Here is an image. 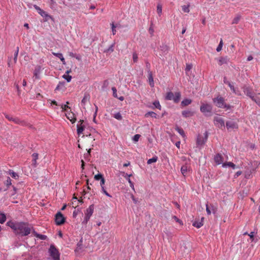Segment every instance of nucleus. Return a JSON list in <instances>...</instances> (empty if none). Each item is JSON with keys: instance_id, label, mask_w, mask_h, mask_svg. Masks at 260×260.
Here are the masks:
<instances>
[{"instance_id": "nucleus-9", "label": "nucleus", "mask_w": 260, "mask_h": 260, "mask_svg": "<svg viewBox=\"0 0 260 260\" xmlns=\"http://www.w3.org/2000/svg\"><path fill=\"white\" fill-rule=\"evenodd\" d=\"M244 93L250 99H253L255 94L252 91V89L248 86L244 85L242 87Z\"/></svg>"}, {"instance_id": "nucleus-52", "label": "nucleus", "mask_w": 260, "mask_h": 260, "mask_svg": "<svg viewBox=\"0 0 260 260\" xmlns=\"http://www.w3.org/2000/svg\"><path fill=\"white\" fill-rule=\"evenodd\" d=\"M94 179L96 180H101L102 179V178H104L102 175H101V174H98L97 175H95L94 176Z\"/></svg>"}, {"instance_id": "nucleus-56", "label": "nucleus", "mask_w": 260, "mask_h": 260, "mask_svg": "<svg viewBox=\"0 0 260 260\" xmlns=\"http://www.w3.org/2000/svg\"><path fill=\"white\" fill-rule=\"evenodd\" d=\"M11 184H12L11 179H10V177H8L7 180H6V185L8 187H9V186H10Z\"/></svg>"}, {"instance_id": "nucleus-23", "label": "nucleus", "mask_w": 260, "mask_h": 260, "mask_svg": "<svg viewBox=\"0 0 260 260\" xmlns=\"http://www.w3.org/2000/svg\"><path fill=\"white\" fill-rule=\"evenodd\" d=\"M148 75H149L148 76V80H149V84L151 87H153L154 85V81H153V78L152 77V73L151 72H149Z\"/></svg>"}, {"instance_id": "nucleus-35", "label": "nucleus", "mask_w": 260, "mask_h": 260, "mask_svg": "<svg viewBox=\"0 0 260 260\" xmlns=\"http://www.w3.org/2000/svg\"><path fill=\"white\" fill-rule=\"evenodd\" d=\"M189 4L187 5H183L182 6V11L185 13H189Z\"/></svg>"}, {"instance_id": "nucleus-28", "label": "nucleus", "mask_w": 260, "mask_h": 260, "mask_svg": "<svg viewBox=\"0 0 260 260\" xmlns=\"http://www.w3.org/2000/svg\"><path fill=\"white\" fill-rule=\"evenodd\" d=\"M149 116L153 118H156V117H157V114L155 112H152V111L148 112L146 113L145 115V116L146 117H148Z\"/></svg>"}, {"instance_id": "nucleus-41", "label": "nucleus", "mask_w": 260, "mask_h": 260, "mask_svg": "<svg viewBox=\"0 0 260 260\" xmlns=\"http://www.w3.org/2000/svg\"><path fill=\"white\" fill-rule=\"evenodd\" d=\"M253 101L255 102L258 105L260 106V99L255 96V95L253 96V99H251Z\"/></svg>"}, {"instance_id": "nucleus-5", "label": "nucleus", "mask_w": 260, "mask_h": 260, "mask_svg": "<svg viewBox=\"0 0 260 260\" xmlns=\"http://www.w3.org/2000/svg\"><path fill=\"white\" fill-rule=\"evenodd\" d=\"M213 102L214 103L215 105L218 108L226 109L230 108V106L226 105L224 103L223 98L221 97H217V98L214 99Z\"/></svg>"}, {"instance_id": "nucleus-3", "label": "nucleus", "mask_w": 260, "mask_h": 260, "mask_svg": "<svg viewBox=\"0 0 260 260\" xmlns=\"http://www.w3.org/2000/svg\"><path fill=\"white\" fill-rule=\"evenodd\" d=\"M201 112L205 116H210L212 115V106L209 104H202L200 107Z\"/></svg>"}, {"instance_id": "nucleus-24", "label": "nucleus", "mask_w": 260, "mask_h": 260, "mask_svg": "<svg viewBox=\"0 0 260 260\" xmlns=\"http://www.w3.org/2000/svg\"><path fill=\"white\" fill-rule=\"evenodd\" d=\"M89 100V97L88 95H85L83 99L81 101V105L82 108H85V105L87 101Z\"/></svg>"}, {"instance_id": "nucleus-44", "label": "nucleus", "mask_w": 260, "mask_h": 260, "mask_svg": "<svg viewBox=\"0 0 260 260\" xmlns=\"http://www.w3.org/2000/svg\"><path fill=\"white\" fill-rule=\"evenodd\" d=\"M64 86V83L59 82L58 84L57 85V86L55 88L56 90H60L62 87Z\"/></svg>"}, {"instance_id": "nucleus-7", "label": "nucleus", "mask_w": 260, "mask_h": 260, "mask_svg": "<svg viewBox=\"0 0 260 260\" xmlns=\"http://www.w3.org/2000/svg\"><path fill=\"white\" fill-rule=\"evenodd\" d=\"M208 138V134L207 132H206L205 133V136H202L201 135H199L197 137V140H196V144L197 145V147L201 148L203 146V145L205 144V143L207 141Z\"/></svg>"}, {"instance_id": "nucleus-58", "label": "nucleus", "mask_w": 260, "mask_h": 260, "mask_svg": "<svg viewBox=\"0 0 260 260\" xmlns=\"http://www.w3.org/2000/svg\"><path fill=\"white\" fill-rule=\"evenodd\" d=\"M173 218L177 222H178L179 224H182V221L179 219L178 218H177V216H173Z\"/></svg>"}, {"instance_id": "nucleus-25", "label": "nucleus", "mask_w": 260, "mask_h": 260, "mask_svg": "<svg viewBox=\"0 0 260 260\" xmlns=\"http://www.w3.org/2000/svg\"><path fill=\"white\" fill-rule=\"evenodd\" d=\"M191 102H192V101L190 99H184L181 102V105L182 106H186L190 104L191 103Z\"/></svg>"}, {"instance_id": "nucleus-47", "label": "nucleus", "mask_w": 260, "mask_h": 260, "mask_svg": "<svg viewBox=\"0 0 260 260\" xmlns=\"http://www.w3.org/2000/svg\"><path fill=\"white\" fill-rule=\"evenodd\" d=\"M73 200H75L74 202H72L73 205H75L77 206V205L75 203V202H77L78 203H80L82 204L83 203V201L82 200H78V199L76 197H74L72 199Z\"/></svg>"}, {"instance_id": "nucleus-22", "label": "nucleus", "mask_w": 260, "mask_h": 260, "mask_svg": "<svg viewBox=\"0 0 260 260\" xmlns=\"http://www.w3.org/2000/svg\"><path fill=\"white\" fill-rule=\"evenodd\" d=\"M222 167L226 168V167H231L233 169L236 168V165L232 162H227L222 164Z\"/></svg>"}, {"instance_id": "nucleus-16", "label": "nucleus", "mask_w": 260, "mask_h": 260, "mask_svg": "<svg viewBox=\"0 0 260 260\" xmlns=\"http://www.w3.org/2000/svg\"><path fill=\"white\" fill-rule=\"evenodd\" d=\"M41 71V67L40 66H37L34 71V75L35 79L40 78V74Z\"/></svg>"}, {"instance_id": "nucleus-20", "label": "nucleus", "mask_w": 260, "mask_h": 260, "mask_svg": "<svg viewBox=\"0 0 260 260\" xmlns=\"http://www.w3.org/2000/svg\"><path fill=\"white\" fill-rule=\"evenodd\" d=\"M52 54L53 55H54L55 56L59 58L60 59V60L62 61V62L63 64H66L65 59H64V58L63 57L62 53L52 52Z\"/></svg>"}, {"instance_id": "nucleus-13", "label": "nucleus", "mask_w": 260, "mask_h": 260, "mask_svg": "<svg viewBox=\"0 0 260 260\" xmlns=\"http://www.w3.org/2000/svg\"><path fill=\"white\" fill-rule=\"evenodd\" d=\"M218 64L221 66L224 64H228L230 61V59L228 56L220 57L217 59Z\"/></svg>"}, {"instance_id": "nucleus-12", "label": "nucleus", "mask_w": 260, "mask_h": 260, "mask_svg": "<svg viewBox=\"0 0 260 260\" xmlns=\"http://www.w3.org/2000/svg\"><path fill=\"white\" fill-rule=\"evenodd\" d=\"M83 122L84 121L83 120H80L77 124V134L79 136L80 135L84 130L85 126L83 124Z\"/></svg>"}, {"instance_id": "nucleus-57", "label": "nucleus", "mask_w": 260, "mask_h": 260, "mask_svg": "<svg viewBox=\"0 0 260 260\" xmlns=\"http://www.w3.org/2000/svg\"><path fill=\"white\" fill-rule=\"evenodd\" d=\"M32 156L33 158L32 161L36 162V160L38 158V154L34 153L32 154Z\"/></svg>"}, {"instance_id": "nucleus-62", "label": "nucleus", "mask_w": 260, "mask_h": 260, "mask_svg": "<svg viewBox=\"0 0 260 260\" xmlns=\"http://www.w3.org/2000/svg\"><path fill=\"white\" fill-rule=\"evenodd\" d=\"M12 121H13L14 122H15L16 123H19L20 122V120L18 118L14 117Z\"/></svg>"}, {"instance_id": "nucleus-10", "label": "nucleus", "mask_w": 260, "mask_h": 260, "mask_svg": "<svg viewBox=\"0 0 260 260\" xmlns=\"http://www.w3.org/2000/svg\"><path fill=\"white\" fill-rule=\"evenodd\" d=\"M65 221V218L63 215L58 212L55 215V222L57 225L62 224Z\"/></svg>"}, {"instance_id": "nucleus-17", "label": "nucleus", "mask_w": 260, "mask_h": 260, "mask_svg": "<svg viewBox=\"0 0 260 260\" xmlns=\"http://www.w3.org/2000/svg\"><path fill=\"white\" fill-rule=\"evenodd\" d=\"M182 115L185 118L190 117L194 115V112L190 110H185L182 112Z\"/></svg>"}, {"instance_id": "nucleus-38", "label": "nucleus", "mask_w": 260, "mask_h": 260, "mask_svg": "<svg viewBox=\"0 0 260 260\" xmlns=\"http://www.w3.org/2000/svg\"><path fill=\"white\" fill-rule=\"evenodd\" d=\"M66 103H67L66 105L61 104L60 105H59V106H60V108L62 109V110L63 111H66L67 108H70V107L68 106V105L69 104V102H67Z\"/></svg>"}, {"instance_id": "nucleus-26", "label": "nucleus", "mask_w": 260, "mask_h": 260, "mask_svg": "<svg viewBox=\"0 0 260 260\" xmlns=\"http://www.w3.org/2000/svg\"><path fill=\"white\" fill-rule=\"evenodd\" d=\"M160 49L162 52L164 54H165L167 53L168 50V47L166 45L162 44L160 46Z\"/></svg>"}, {"instance_id": "nucleus-6", "label": "nucleus", "mask_w": 260, "mask_h": 260, "mask_svg": "<svg viewBox=\"0 0 260 260\" xmlns=\"http://www.w3.org/2000/svg\"><path fill=\"white\" fill-rule=\"evenodd\" d=\"M49 252L53 260H60L59 252L54 245L50 246Z\"/></svg>"}, {"instance_id": "nucleus-55", "label": "nucleus", "mask_w": 260, "mask_h": 260, "mask_svg": "<svg viewBox=\"0 0 260 260\" xmlns=\"http://www.w3.org/2000/svg\"><path fill=\"white\" fill-rule=\"evenodd\" d=\"M234 90L235 91H233V92L235 94L237 95H241V93L238 88H235L234 89Z\"/></svg>"}, {"instance_id": "nucleus-51", "label": "nucleus", "mask_w": 260, "mask_h": 260, "mask_svg": "<svg viewBox=\"0 0 260 260\" xmlns=\"http://www.w3.org/2000/svg\"><path fill=\"white\" fill-rule=\"evenodd\" d=\"M114 44H113L112 45H111L109 48L107 49V50L106 51V52H112L114 51Z\"/></svg>"}, {"instance_id": "nucleus-60", "label": "nucleus", "mask_w": 260, "mask_h": 260, "mask_svg": "<svg viewBox=\"0 0 260 260\" xmlns=\"http://www.w3.org/2000/svg\"><path fill=\"white\" fill-rule=\"evenodd\" d=\"M105 183V180L104 178H102V179L100 181V186L101 187H105L104 186Z\"/></svg>"}, {"instance_id": "nucleus-42", "label": "nucleus", "mask_w": 260, "mask_h": 260, "mask_svg": "<svg viewBox=\"0 0 260 260\" xmlns=\"http://www.w3.org/2000/svg\"><path fill=\"white\" fill-rule=\"evenodd\" d=\"M222 46H223V42H222V39H221V40L219 42V44L216 48V51L217 52H219L220 51H221V50L222 49Z\"/></svg>"}, {"instance_id": "nucleus-37", "label": "nucleus", "mask_w": 260, "mask_h": 260, "mask_svg": "<svg viewBox=\"0 0 260 260\" xmlns=\"http://www.w3.org/2000/svg\"><path fill=\"white\" fill-rule=\"evenodd\" d=\"M18 52H19V47H17L16 50L15 51V53H14V63H16L17 62Z\"/></svg>"}, {"instance_id": "nucleus-15", "label": "nucleus", "mask_w": 260, "mask_h": 260, "mask_svg": "<svg viewBox=\"0 0 260 260\" xmlns=\"http://www.w3.org/2000/svg\"><path fill=\"white\" fill-rule=\"evenodd\" d=\"M214 160H215V162L217 165H220V164L222 165V164H223L222 162L223 161V158L221 154H217L214 157Z\"/></svg>"}, {"instance_id": "nucleus-18", "label": "nucleus", "mask_w": 260, "mask_h": 260, "mask_svg": "<svg viewBox=\"0 0 260 260\" xmlns=\"http://www.w3.org/2000/svg\"><path fill=\"white\" fill-rule=\"evenodd\" d=\"M203 220H204V217H202L201 218V220L200 221L199 220H196L193 222L192 225L197 228H200L203 225Z\"/></svg>"}, {"instance_id": "nucleus-1", "label": "nucleus", "mask_w": 260, "mask_h": 260, "mask_svg": "<svg viewBox=\"0 0 260 260\" xmlns=\"http://www.w3.org/2000/svg\"><path fill=\"white\" fill-rule=\"evenodd\" d=\"M34 228L27 222H19L18 226V231L16 234H18L21 236H26L30 234L33 231Z\"/></svg>"}, {"instance_id": "nucleus-40", "label": "nucleus", "mask_w": 260, "mask_h": 260, "mask_svg": "<svg viewBox=\"0 0 260 260\" xmlns=\"http://www.w3.org/2000/svg\"><path fill=\"white\" fill-rule=\"evenodd\" d=\"M102 237H103V238L106 239V241H104V243H105V242L109 243L110 242V241L109 240V238L110 237L109 234H108L107 233H105V234H103Z\"/></svg>"}, {"instance_id": "nucleus-53", "label": "nucleus", "mask_w": 260, "mask_h": 260, "mask_svg": "<svg viewBox=\"0 0 260 260\" xmlns=\"http://www.w3.org/2000/svg\"><path fill=\"white\" fill-rule=\"evenodd\" d=\"M227 84L228 85V86H229V87L230 88L231 90L232 91H235L234 89L235 88V87L232 83H231L230 81H227Z\"/></svg>"}, {"instance_id": "nucleus-48", "label": "nucleus", "mask_w": 260, "mask_h": 260, "mask_svg": "<svg viewBox=\"0 0 260 260\" xmlns=\"http://www.w3.org/2000/svg\"><path fill=\"white\" fill-rule=\"evenodd\" d=\"M157 12L159 16L161 15L162 13V7L160 5H158L157 6Z\"/></svg>"}, {"instance_id": "nucleus-19", "label": "nucleus", "mask_w": 260, "mask_h": 260, "mask_svg": "<svg viewBox=\"0 0 260 260\" xmlns=\"http://www.w3.org/2000/svg\"><path fill=\"white\" fill-rule=\"evenodd\" d=\"M32 234H34V235L35 237H36L37 238H38L42 240H45L47 238L46 235L38 234L34 230H33Z\"/></svg>"}, {"instance_id": "nucleus-4", "label": "nucleus", "mask_w": 260, "mask_h": 260, "mask_svg": "<svg viewBox=\"0 0 260 260\" xmlns=\"http://www.w3.org/2000/svg\"><path fill=\"white\" fill-rule=\"evenodd\" d=\"M94 210V206L93 205H91L89 206V207L86 209L85 211V217L83 221L82 222V224L85 225L89 221L90 217L92 215Z\"/></svg>"}, {"instance_id": "nucleus-14", "label": "nucleus", "mask_w": 260, "mask_h": 260, "mask_svg": "<svg viewBox=\"0 0 260 260\" xmlns=\"http://www.w3.org/2000/svg\"><path fill=\"white\" fill-rule=\"evenodd\" d=\"M8 226L10 227L16 233L18 231V226L19 225V222H14L12 221H8L7 223Z\"/></svg>"}, {"instance_id": "nucleus-63", "label": "nucleus", "mask_w": 260, "mask_h": 260, "mask_svg": "<svg viewBox=\"0 0 260 260\" xmlns=\"http://www.w3.org/2000/svg\"><path fill=\"white\" fill-rule=\"evenodd\" d=\"M192 68V66L190 65V64H187L186 65V69H185V70L186 71H189L191 70Z\"/></svg>"}, {"instance_id": "nucleus-45", "label": "nucleus", "mask_w": 260, "mask_h": 260, "mask_svg": "<svg viewBox=\"0 0 260 260\" xmlns=\"http://www.w3.org/2000/svg\"><path fill=\"white\" fill-rule=\"evenodd\" d=\"M140 135H139V134H136L135 135H134V136L133 137V141L134 142H138L140 138Z\"/></svg>"}, {"instance_id": "nucleus-59", "label": "nucleus", "mask_w": 260, "mask_h": 260, "mask_svg": "<svg viewBox=\"0 0 260 260\" xmlns=\"http://www.w3.org/2000/svg\"><path fill=\"white\" fill-rule=\"evenodd\" d=\"M206 212L208 215H210L211 214V211L210 210V207L208 206V204H206Z\"/></svg>"}, {"instance_id": "nucleus-49", "label": "nucleus", "mask_w": 260, "mask_h": 260, "mask_svg": "<svg viewBox=\"0 0 260 260\" xmlns=\"http://www.w3.org/2000/svg\"><path fill=\"white\" fill-rule=\"evenodd\" d=\"M133 59L134 63L137 62L138 60V56L136 53H134L133 54Z\"/></svg>"}, {"instance_id": "nucleus-39", "label": "nucleus", "mask_w": 260, "mask_h": 260, "mask_svg": "<svg viewBox=\"0 0 260 260\" xmlns=\"http://www.w3.org/2000/svg\"><path fill=\"white\" fill-rule=\"evenodd\" d=\"M153 105L154 106V107L156 108H157L159 110H160L161 109V106L159 104V101H155L153 103Z\"/></svg>"}, {"instance_id": "nucleus-54", "label": "nucleus", "mask_w": 260, "mask_h": 260, "mask_svg": "<svg viewBox=\"0 0 260 260\" xmlns=\"http://www.w3.org/2000/svg\"><path fill=\"white\" fill-rule=\"evenodd\" d=\"M112 90L113 91V95L115 98H118L117 94V90L116 88L115 87H113L112 88Z\"/></svg>"}, {"instance_id": "nucleus-11", "label": "nucleus", "mask_w": 260, "mask_h": 260, "mask_svg": "<svg viewBox=\"0 0 260 260\" xmlns=\"http://www.w3.org/2000/svg\"><path fill=\"white\" fill-rule=\"evenodd\" d=\"M226 127L229 131L238 129V126L237 122L234 121H228L226 122Z\"/></svg>"}, {"instance_id": "nucleus-30", "label": "nucleus", "mask_w": 260, "mask_h": 260, "mask_svg": "<svg viewBox=\"0 0 260 260\" xmlns=\"http://www.w3.org/2000/svg\"><path fill=\"white\" fill-rule=\"evenodd\" d=\"M113 117L118 120H121L122 117L120 112H117L113 114Z\"/></svg>"}, {"instance_id": "nucleus-46", "label": "nucleus", "mask_w": 260, "mask_h": 260, "mask_svg": "<svg viewBox=\"0 0 260 260\" xmlns=\"http://www.w3.org/2000/svg\"><path fill=\"white\" fill-rule=\"evenodd\" d=\"M240 19V16H237L234 18L232 21V24H237Z\"/></svg>"}, {"instance_id": "nucleus-32", "label": "nucleus", "mask_w": 260, "mask_h": 260, "mask_svg": "<svg viewBox=\"0 0 260 260\" xmlns=\"http://www.w3.org/2000/svg\"><path fill=\"white\" fill-rule=\"evenodd\" d=\"M158 160V157L157 156H154L152 158L149 159L147 160V164L149 165L153 162H155Z\"/></svg>"}, {"instance_id": "nucleus-8", "label": "nucleus", "mask_w": 260, "mask_h": 260, "mask_svg": "<svg viewBox=\"0 0 260 260\" xmlns=\"http://www.w3.org/2000/svg\"><path fill=\"white\" fill-rule=\"evenodd\" d=\"M213 121L215 125L219 128L222 129L225 128L224 120L222 117L215 116Z\"/></svg>"}, {"instance_id": "nucleus-64", "label": "nucleus", "mask_w": 260, "mask_h": 260, "mask_svg": "<svg viewBox=\"0 0 260 260\" xmlns=\"http://www.w3.org/2000/svg\"><path fill=\"white\" fill-rule=\"evenodd\" d=\"M5 117L10 121H12L13 119L14 118L8 115H5Z\"/></svg>"}, {"instance_id": "nucleus-34", "label": "nucleus", "mask_w": 260, "mask_h": 260, "mask_svg": "<svg viewBox=\"0 0 260 260\" xmlns=\"http://www.w3.org/2000/svg\"><path fill=\"white\" fill-rule=\"evenodd\" d=\"M6 220V217L5 214L0 213V223H4Z\"/></svg>"}, {"instance_id": "nucleus-27", "label": "nucleus", "mask_w": 260, "mask_h": 260, "mask_svg": "<svg viewBox=\"0 0 260 260\" xmlns=\"http://www.w3.org/2000/svg\"><path fill=\"white\" fill-rule=\"evenodd\" d=\"M188 170V168L187 165H183L181 168V172L183 176H185L187 171Z\"/></svg>"}, {"instance_id": "nucleus-2", "label": "nucleus", "mask_w": 260, "mask_h": 260, "mask_svg": "<svg viewBox=\"0 0 260 260\" xmlns=\"http://www.w3.org/2000/svg\"><path fill=\"white\" fill-rule=\"evenodd\" d=\"M181 93L179 92H176L174 94L170 91L167 93L165 99L167 100L173 101L175 103H178L180 99Z\"/></svg>"}, {"instance_id": "nucleus-43", "label": "nucleus", "mask_w": 260, "mask_h": 260, "mask_svg": "<svg viewBox=\"0 0 260 260\" xmlns=\"http://www.w3.org/2000/svg\"><path fill=\"white\" fill-rule=\"evenodd\" d=\"M111 27H112V34L113 35H115L116 30L115 29V28L117 27V25H115L114 23H112L111 24Z\"/></svg>"}, {"instance_id": "nucleus-31", "label": "nucleus", "mask_w": 260, "mask_h": 260, "mask_svg": "<svg viewBox=\"0 0 260 260\" xmlns=\"http://www.w3.org/2000/svg\"><path fill=\"white\" fill-rule=\"evenodd\" d=\"M8 174L10 175L14 179H17L18 178V175L11 170H9V171H8Z\"/></svg>"}, {"instance_id": "nucleus-61", "label": "nucleus", "mask_w": 260, "mask_h": 260, "mask_svg": "<svg viewBox=\"0 0 260 260\" xmlns=\"http://www.w3.org/2000/svg\"><path fill=\"white\" fill-rule=\"evenodd\" d=\"M34 7L38 11V13L42 10L39 6L36 5H34Z\"/></svg>"}, {"instance_id": "nucleus-33", "label": "nucleus", "mask_w": 260, "mask_h": 260, "mask_svg": "<svg viewBox=\"0 0 260 260\" xmlns=\"http://www.w3.org/2000/svg\"><path fill=\"white\" fill-rule=\"evenodd\" d=\"M175 129L182 137H184L185 136L184 132L183 129L182 128H180V127H179L178 126H177L175 128Z\"/></svg>"}, {"instance_id": "nucleus-36", "label": "nucleus", "mask_w": 260, "mask_h": 260, "mask_svg": "<svg viewBox=\"0 0 260 260\" xmlns=\"http://www.w3.org/2000/svg\"><path fill=\"white\" fill-rule=\"evenodd\" d=\"M63 79L67 80L68 82H70L72 79V76L69 75L64 74L62 76Z\"/></svg>"}, {"instance_id": "nucleus-50", "label": "nucleus", "mask_w": 260, "mask_h": 260, "mask_svg": "<svg viewBox=\"0 0 260 260\" xmlns=\"http://www.w3.org/2000/svg\"><path fill=\"white\" fill-rule=\"evenodd\" d=\"M127 181L128 182V183H129V184L130 187L132 188V189L134 191H135V187H134V184L133 182L131 181V180L130 179V178H127Z\"/></svg>"}, {"instance_id": "nucleus-21", "label": "nucleus", "mask_w": 260, "mask_h": 260, "mask_svg": "<svg viewBox=\"0 0 260 260\" xmlns=\"http://www.w3.org/2000/svg\"><path fill=\"white\" fill-rule=\"evenodd\" d=\"M66 115L67 118L70 120L72 123H74L76 121V118L74 117V115L71 113H66Z\"/></svg>"}, {"instance_id": "nucleus-29", "label": "nucleus", "mask_w": 260, "mask_h": 260, "mask_svg": "<svg viewBox=\"0 0 260 260\" xmlns=\"http://www.w3.org/2000/svg\"><path fill=\"white\" fill-rule=\"evenodd\" d=\"M39 14L43 17L45 18L46 19L50 17V16L43 10L41 12H39Z\"/></svg>"}]
</instances>
